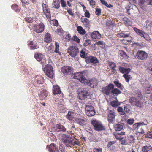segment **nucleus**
Segmentation results:
<instances>
[{"instance_id":"nucleus-1","label":"nucleus","mask_w":152,"mask_h":152,"mask_svg":"<svg viewBox=\"0 0 152 152\" xmlns=\"http://www.w3.org/2000/svg\"><path fill=\"white\" fill-rule=\"evenodd\" d=\"M61 140L65 145L67 147L71 148H77V147L80 145V142L76 139L75 136H72V137L65 134L62 135Z\"/></svg>"},{"instance_id":"nucleus-2","label":"nucleus","mask_w":152,"mask_h":152,"mask_svg":"<svg viewBox=\"0 0 152 152\" xmlns=\"http://www.w3.org/2000/svg\"><path fill=\"white\" fill-rule=\"evenodd\" d=\"M137 95V97H132L129 99L131 104L133 106H136L139 107H142L144 106V102L143 101V96L140 91L137 90L136 92Z\"/></svg>"},{"instance_id":"nucleus-3","label":"nucleus","mask_w":152,"mask_h":152,"mask_svg":"<svg viewBox=\"0 0 152 152\" xmlns=\"http://www.w3.org/2000/svg\"><path fill=\"white\" fill-rule=\"evenodd\" d=\"M43 69L47 76L50 78H53V72L52 66L50 65L47 64Z\"/></svg>"},{"instance_id":"nucleus-4","label":"nucleus","mask_w":152,"mask_h":152,"mask_svg":"<svg viewBox=\"0 0 152 152\" xmlns=\"http://www.w3.org/2000/svg\"><path fill=\"white\" fill-rule=\"evenodd\" d=\"M67 51L69 55L72 57H76L79 52L78 48L75 46H70Z\"/></svg>"},{"instance_id":"nucleus-5","label":"nucleus","mask_w":152,"mask_h":152,"mask_svg":"<svg viewBox=\"0 0 152 152\" xmlns=\"http://www.w3.org/2000/svg\"><path fill=\"white\" fill-rule=\"evenodd\" d=\"M114 87V85L110 83L105 87H102L101 91L102 92L106 95H109L110 94H111L112 90L113 89Z\"/></svg>"},{"instance_id":"nucleus-6","label":"nucleus","mask_w":152,"mask_h":152,"mask_svg":"<svg viewBox=\"0 0 152 152\" xmlns=\"http://www.w3.org/2000/svg\"><path fill=\"white\" fill-rule=\"evenodd\" d=\"M34 57L37 61H41L42 67L46 64V59L44 55L38 53H35Z\"/></svg>"},{"instance_id":"nucleus-7","label":"nucleus","mask_w":152,"mask_h":152,"mask_svg":"<svg viewBox=\"0 0 152 152\" xmlns=\"http://www.w3.org/2000/svg\"><path fill=\"white\" fill-rule=\"evenodd\" d=\"M91 124L93 126L95 130L97 131L104 130V128L102 124L99 121L95 120L91 121Z\"/></svg>"},{"instance_id":"nucleus-8","label":"nucleus","mask_w":152,"mask_h":152,"mask_svg":"<svg viewBox=\"0 0 152 152\" xmlns=\"http://www.w3.org/2000/svg\"><path fill=\"white\" fill-rule=\"evenodd\" d=\"M86 114L87 116L89 117L94 116L96 112L94 107L90 104L86 105Z\"/></svg>"},{"instance_id":"nucleus-9","label":"nucleus","mask_w":152,"mask_h":152,"mask_svg":"<svg viewBox=\"0 0 152 152\" xmlns=\"http://www.w3.org/2000/svg\"><path fill=\"white\" fill-rule=\"evenodd\" d=\"M79 98L80 99H84L88 95V91L86 88H80L78 90Z\"/></svg>"},{"instance_id":"nucleus-10","label":"nucleus","mask_w":152,"mask_h":152,"mask_svg":"<svg viewBox=\"0 0 152 152\" xmlns=\"http://www.w3.org/2000/svg\"><path fill=\"white\" fill-rule=\"evenodd\" d=\"M74 79L79 80L83 83H86L87 79L83 76V74L81 72H77L75 73L73 76Z\"/></svg>"},{"instance_id":"nucleus-11","label":"nucleus","mask_w":152,"mask_h":152,"mask_svg":"<svg viewBox=\"0 0 152 152\" xmlns=\"http://www.w3.org/2000/svg\"><path fill=\"white\" fill-rule=\"evenodd\" d=\"M107 120L109 123H113L115 122V113L113 111L109 110L107 113Z\"/></svg>"},{"instance_id":"nucleus-12","label":"nucleus","mask_w":152,"mask_h":152,"mask_svg":"<svg viewBox=\"0 0 152 152\" xmlns=\"http://www.w3.org/2000/svg\"><path fill=\"white\" fill-rule=\"evenodd\" d=\"M98 81L96 78H92L89 80L87 79L86 83H84L87 84L91 88H94L97 86L98 85Z\"/></svg>"},{"instance_id":"nucleus-13","label":"nucleus","mask_w":152,"mask_h":152,"mask_svg":"<svg viewBox=\"0 0 152 152\" xmlns=\"http://www.w3.org/2000/svg\"><path fill=\"white\" fill-rule=\"evenodd\" d=\"M22 3V6L27 11L31 10L32 8V4L29 2L28 0H20Z\"/></svg>"},{"instance_id":"nucleus-14","label":"nucleus","mask_w":152,"mask_h":152,"mask_svg":"<svg viewBox=\"0 0 152 152\" xmlns=\"http://www.w3.org/2000/svg\"><path fill=\"white\" fill-rule=\"evenodd\" d=\"M148 54L144 51L139 50L137 53L136 57L138 59L141 60H145L148 57Z\"/></svg>"},{"instance_id":"nucleus-15","label":"nucleus","mask_w":152,"mask_h":152,"mask_svg":"<svg viewBox=\"0 0 152 152\" xmlns=\"http://www.w3.org/2000/svg\"><path fill=\"white\" fill-rule=\"evenodd\" d=\"M131 34L129 32L126 33V32H123L118 34L117 36L118 37L127 38L128 39L126 40L127 42H129L132 40V38L130 35Z\"/></svg>"},{"instance_id":"nucleus-16","label":"nucleus","mask_w":152,"mask_h":152,"mask_svg":"<svg viewBox=\"0 0 152 152\" xmlns=\"http://www.w3.org/2000/svg\"><path fill=\"white\" fill-rule=\"evenodd\" d=\"M33 29L35 31L38 33L42 32L45 27V26L42 23H41L38 25H34Z\"/></svg>"},{"instance_id":"nucleus-17","label":"nucleus","mask_w":152,"mask_h":152,"mask_svg":"<svg viewBox=\"0 0 152 152\" xmlns=\"http://www.w3.org/2000/svg\"><path fill=\"white\" fill-rule=\"evenodd\" d=\"M49 152H59L57 146L54 143H51L50 145L47 146Z\"/></svg>"},{"instance_id":"nucleus-18","label":"nucleus","mask_w":152,"mask_h":152,"mask_svg":"<svg viewBox=\"0 0 152 152\" xmlns=\"http://www.w3.org/2000/svg\"><path fill=\"white\" fill-rule=\"evenodd\" d=\"M75 121L76 123L79 124L80 126L83 127L85 126L87 122V121L85 119H84L81 118H75Z\"/></svg>"},{"instance_id":"nucleus-19","label":"nucleus","mask_w":152,"mask_h":152,"mask_svg":"<svg viewBox=\"0 0 152 152\" xmlns=\"http://www.w3.org/2000/svg\"><path fill=\"white\" fill-rule=\"evenodd\" d=\"M86 61L87 63H92L96 64L99 62L97 58L95 56H88L86 58Z\"/></svg>"},{"instance_id":"nucleus-20","label":"nucleus","mask_w":152,"mask_h":152,"mask_svg":"<svg viewBox=\"0 0 152 152\" xmlns=\"http://www.w3.org/2000/svg\"><path fill=\"white\" fill-rule=\"evenodd\" d=\"M61 72L64 74H71L72 71V68L68 66H64L62 67L61 69Z\"/></svg>"},{"instance_id":"nucleus-21","label":"nucleus","mask_w":152,"mask_h":152,"mask_svg":"<svg viewBox=\"0 0 152 152\" xmlns=\"http://www.w3.org/2000/svg\"><path fill=\"white\" fill-rule=\"evenodd\" d=\"M66 129L64 126L61 124H57L56 126L55 131L58 132H64L66 131Z\"/></svg>"},{"instance_id":"nucleus-22","label":"nucleus","mask_w":152,"mask_h":152,"mask_svg":"<svg viewBox=\"0 0 152 152\" xmlns=\"http://www.w3.org/2000/svg\"><path fill=\"white\" fill-rule=\"evenodd\" d=\"M148 124V122L146 121L145 123L142 122H138L134 124L133 126V129L134 130H137L141 126L147 125Z\"/></svg>"},{"instance_id":"nucleus-23","label":"nucleus","mask_w":152,"mask_h":152,"mask_svg":"<svg viewBox=\"0 0 152 152\" xmlns=\"http://www.w3.org/2000/svg\"><path fill=\"white\" fill-rule=\"evenodd\" d=\"M119 70L122 74H129L131 71V69L129 68H126L120 66L119 68Z\"/></svg>"},{"instance_id":"nucleus-24","label":"nucleus","mask_w":152,"mask_h":152,"mask_svg":"<svg viewBox=\"0 0 152 152\" xmlns=\"http://www.w3.org/2000/svg\"><path fill=\"white\" fill-rule=\"evenodd\" d=\"M142 152H152V147L150 145L143 146L142 148Z\"/></svg>"},{"instance_id":"nucleus-25","label":"nucleus","mask_w":152,"mask_h":152,"mask_svg":"<svg viewBox=\"0 0 152 152\" xmlns=\"http://www.w3.org/2000/svg\"><path fill=\"white\" fill-rule=\"evenodd\" d=\"M81 20L83 23L84 25L86 27H88L90 26V21L87 18H85L83 16L81 18Z\"/></svg>"},{"instance_id":"nucleus-26","label":"nucleus","mask_w":152,"mask_h":152,"mask_svg":"<svg viewBox=\"0 0 152 152\" xmlns=\"http://www.w3.org/2000/svg\"><path fill=\"white\" fill-rule=\"evenodd\" d=\"M28 45L30 47L31 49L34 50L39 48L38 45L37 44V43L33 42V41H29Z\"/></svg>"},{"instance_id":"nucleus-27","label":"nucleus","mask_w":152,"mask_h":152,"mask_svg":"<svg viewBox=\"0 0 152 152\" xmlns=\"http://www.w3.org/2000/svg\"><path fill=\"white\" fill-rule=\"evenodd\" d=\"M118 54L123 59H128L129 57V56L123 50H120L118 52Z\"/></svg>"},{"instance_id":"nucleus-28","label":"nucleus","mask_w":152,"mask_h":152,"mask_svg":"<svg viewBox=\"0 0 152 152\" xmlns=\"http://www.w3.org/2000/svg\"><path fill=\"white\" fill-rule=\"evenodd\" d=\"M53 94L56 95L61 93V91L59 87L58 86H54L53 87Z\"/></svg>"},{"instance_id":"nucleus-29","label":"nucleus","mask_w":152,"mask_h":152,"mask_svg":"<svg viewBox=\"0 0 152 152\" xmlns=\"http://www.w3.org/2000/svg\"><path fill=\"white\" fill-rule=\"evenodd\" d=\"M43 12L44 14L45 15L47 18L48 19H50L51 18V15L49 9L48 7L43 8Z\"/></svg>"},{"instance_id":"nucleus-30","label":"nucleus","mask_w":152,"mask_h":152,"mask_svg":"<svg viewBox=\"0 0 152 152\" xmlns=\"http://www.w3.org/2000/svg\"><path fill=\"white\" fill-rule=\"evenodd\" d=\"M91 37L92 39H99L101 38V35L98 31H94L92 33Z\"/></svg>"},{"instance_id":"nucleus-31","label":"nucleus","mask_w":152,"mask_h":152,"mask_svg":"<svg viewBox=\"0 0 152 152\" xmlns=\"http://www.w3.org/2000/svg\"><path fill=\"white\" fill-rule=\"evenodd\" d=\"M74 113L73 112L69 111L68 114L66 116V118L70 121H72L74 118Z\"/></svg>"},{"instance_id":"nucleus-32","label":"nucleus","mask_w":152,"mask_h":152,"mask_svg":"<svg viewBox=\"0 0 152 152\" xmlns=\"http://www.w3.org/2000/svg\"><path fill=\"white\" fill-rule=\"evenodd\" d=\"M44 41L46 43H50L52 41V38L50 34L49 33H46L45 36Z\"/></svg>"},{"instance_id":"nucleus-33","label":"nucleus","mask_w":152,"mask_h":152,"mask_svg":"<svg viewBox=\"0 0 152 152\" xmlns=\"http://www.w3.org/2000/svg\"><path fill=\"white\" fill-rule=\"evenodd\" d=\"M44 79L41 76H37L35 80L39 84H42L44 82Z\"/></svg>"},{"instance_id":"nucleus-34","label":"nucleus","mask_w":152,"mask_h":152,"mask_svg":"<svg viewBox=\"0 0 152 152\" xmlns=\"http://www.w3.org/2000/svg\"><path fill=\"white\" fill-rule=\"evenodd\" d=\"M53 7L56 9H59L60 7V2L59 0H53L52 3Z\"/></svg>"},{"instance_id":"nucleus-35","label":"nucleus","mask_w":152,"mask_h":152,"mask_svg":"<svg viewBox=\"0 0 152 152\" xmlns=\"http://www.w3.org/2000/svg\"><path fill=\"white\" fill-rule=\"evenodd\" d=\"M121 93V92L120 90L116 88H114L112 90L111 94L114 96H117Z\"/></svg>"},{"instance_id":"nucleus-36","label":"nucleus","mask_w":152,"mask_h":152,"mask_svg":"<svg viewBox=\"0 0 152 152\" xmlns=\"http://www.w3.org/2000/svg\"><path fill=\"white\" fill-rule=\"evenodd\" d=\"M125 132H120L119 131L116 132L114 135L115 138L117 139L122 137L121 136L125 135Z\"/></svg>"},{"instance_id":"nucleus-37","label":"nucleus","mask_w":152,"mask_h":152,"mask_svg":"<svg viewBox=\"0 0 152 152\" xmlns=\"http://www.w3.org/2000/svg\"><path fill=\"white\" fill-rule=\"evenodd\" d=\"M109 66L111 68V69L112 70V72L115 73V71L116 70V65L115 63L112 62H108Z\"/></svg>"},{"instance_id":"nucleus-38","label":"nucleus","mask_w":152,"mask_h":152,"mask_svg":"<svg viewBox=\"0 0 152 152\" xmlns=\"http://www.w3.org/2000/svg\"><path fill=\"white\" fill-rule=\"evenodd\" d=\"M47 96V94L46 91H42L41 92L39 95V99L40 100H43Z\"/></svg>"},{"instance_id":"nucleus-39","label":"nucleus","mask_w":152,"mask_h":152,"mask_svg":"<svg viewBox=\"0 0 152 152\" xmlns=\"http://www.w3.org/2000/svg\"><path fill=\"white\" fill-rule=\"evenodd\" d=\"M133 29L135 32L137 33L139 36L142 37V36H143V34L145 32L143 31L142 30L139 29L136 27H134Z\"/></svg>"},{"instance_id":"nucleus-40","label":"nucleus","mask_w":152,"mask_h":152,"mask_svg":"<svg viewBox=\"0 0 152 152\" xmlns=\"http://www.w3.org/2000/svg\"><path fill=\"white\" fill-rule=\"evenodd\" d=\"M77 30L79 33L81 35H84L86 33V31L81 26H78L77 28Z\"/></svg>"},{"instance_id":"nucleus-41","label":"nucleus","mask_w":152,"mask_h":152,"mask_svg":"<svg viewBox=\"0 0 152 152\" xmlns=\"http://www.w3.org/2000/svg\"><path fill=\"white\" fill-rule=\"evenodd\" d=\"M115 86L121 90H122L124 88V86L121 83H120L118 80L115 81L113 82Z\"/></svg>"},{"instance_id":"nucleus-42","label":"nucleus","mask_w":152,"mask_h":152,"mask_svg":"<svg viewBox=\"0 0 152 152\" xmlns=\"http://www.w3.org/2000/svg\"><path fill=\"white\" fill-rule=\"evenodd\" d=\"M131 107L130 104H126L124 106V112L127 113H130L131 112Z\"/></svg>"},{"instance_id":"nucleus-43","label":"nucleus","mask_w":152,"mask_h":152,"mask_svg":"<svg viewBox=\"0 0 152 152\" xmlns=\"http://www.w3.org/2000/svg\"><path fill=\"white\" fill-rule=\"evenodd\" d=\"M115 130L117 131H119L123 129L122 125L120 124H115L114 125Z\"/></svg>"},{"instance_id":"nucleus-44","label":"nucleus","mask_w":152,"mask_h":152,"mask_svg":"<svg viewBox=\"0 0 152 152\" xmlns=\"http://www.w3.org/2000/svg\"><path fill=\"white\" fill-rule=\"evenodd\" d=\"M111 105L113 107H116L120 105V103L116 99V100L111 101Z\"/></svg>"},{"instance_id":"nucleus-45","label":"nucleus","mask_w":152,"mask_h":152,"mask_svg":"<svg viewBox=\"0 0 152 152\" xmlns=\"http://www.w3.org/2000/svg\"><path fill=\"white\" fill-rule=\"evenodd\" d=\"M12 9L15 10L16 12H20V8L19 7L18 5L16 4H14L11 6Z\"/></svg>"},{"instance_id":"nucleus-46","label":"nucleus","mask_w":152,"mask_h":152,"mask_svg":"<svg viewBox=\"0 0 152 152\" xmlns=\"http://www.w3.org/2000/svg\"><path fill=\"white\" fill-rule=\"evenodd\" d=\"M80 55L81 58L86 59L87 58V54L84 50H82L80 52Z\"/></svg>"},{"instance_id":"nucleus-47","label":"nucleus","mask_w":152,"mask_h":152,"mask_svg":"<svg viewBox=\"0 0 152 152\" xmlns=\"http://www.w3.org/2000/svg\"><path fill=\"white\" fill-rule=\"evenodd\" d=\"M55 51L54 52L56 53H58V54L59 55H61V53L59 51V43L56 42L55 43Z\"/></svg>"},{"instance_id":"nucleus-48","label":"nucleus","mask_w":152,"mask_h":152,"mask_svg":"<svg viewBox=\"0 0 152 152\" xmlns=\"http://www.w3.org/2000/svg\"><path fill=\"white\" fill-rule=\"evenodd\" d=\"M151 87L150 85H148L145 87V93L147 94L150 93L151 92Z\"/></svg>"},{"instance_id":"nucleus-49","label":"nucleus","mask_w":152,"mask_h":152,"mask_svg":"<svg viewBox=\"0 0 152 152\" xmlns=\"http://www.w3.org/2000/svg\"><path fill=\"white\" fill-rule=\"evenodd\" d=\"M123 76L127 82H129V80L132 79L131 75H128V74H124Z\"/></svg>"},{"instance_id":"nucleus-50","label":"nucleus","mask_w":152,"mask_h":152,"mask_svg":"<svg viewBox=\"0 0 152 152\" xmlns=\"http://www.w3.org/2000/svg\"><path fill=\"white\" fill-rule=\"evenodd\" d=\"M126 137H120V138L117 139L121 141V144L126 145Z\"/></svg>"},{"instance_id":"nucleus-51","label":"nucleus","mask_w":152,"mask_h":152,"mask_svg":"<svg viewBox=\"0 0 152 152\" xmlns=\"http://www.w3.org/2000/svg\"><path fill=\"white\" fill-rule=\"evenodd\" d=\"M33 18L31 17H26L24 20L26 22L28 23H32L33 21Z\"/></svg>"},{"instance_id":"nucleus-52","label":"nucleus","mask_w":152,"mask_h":152,"mask_svg":"<svg viewBox=\"0 0 152 152\" xmlns=\"http://www.w3.org/2000/svg\"><path fill=\"white\" fill-rule=\"evenodd\" d=\"M117 110L121 115H124L125 114V112L123 111V108L121 107H118Z\"/></svg>"},{"instance_id":"nucleus-53","label":"nucleus","mask_w":152,"mask_h":152,"mask_svg":"<svg viewBox=\"0 0 152 152\" xmlns=\"http://www.w3.org/2000/svg\"><path fill=\"white\" fill-rule=\"evenodd\" d=\"M148 69V70L149 73L152 75V62L149 63Z\"/></svg>"},{"instance_id":"nucleus-54","label":"nucleus","mask_w":152,"mask_h":152,"mask_svg":"<svg viewBox=\"0 0 152 152\" xmlns=\"http://www.w3.org/2000/svg\"><path fill=\"white\" fill-rule=\"evenodd\" d=\"M143 35V36H142V37H143L146 40L149 41L150 40L149 36L148 34L145 32Z\"/></svg>"},{"instance_id":"nucleus-55","label":"nucleus","mask_w":152,"mask_h":152,"mask_svg":"<svg viewBox=\"0 0 152 152\" xmlns=\"http://www.w3.org/2000/svg\"><path fill=\"white\" fill-rule=\"evenodd\" d=\"M59 149L61 152H65L66 151L65 146L62 144L60 145Z\"/></svg>"},{"instance_id":"nucleus-56","label":"nucleus","mask_w":152,"mask_h":152,"mask_svg":"<svg viewBox=\"0 0 152 152\" xmlns=\"http://www.w3.org/2000/svg\"><path fill=\"white\" fill-rule=\"evenodd\" d=\"M101 10L100 8H96V9L95 13L98 16H99L101 15Z\"/></svg>"},{"instance_id":"nucleus-57","label":"nucleus","mask_w":152,"mask_h":152,"mask_svg":"<svg viewBox=\"0 0 152 152\" xmlns=\"http://www.w3.org/2000/svg\"><path fill=\"white\" fill-rule=\"evenodd\" d=\"M72 39L77 43L80 42V40L79 38L76 36H74Z\"/></svg>"},{"instance_id":"nucleus-58","label":"nucleus","mask_w":152,"mask_h":152,"mask_svg":"<svg viewBox=\"0 0 152 152\" xmlns=\"http://www.w3.org/2000/svg\"><path fill=\"white\" fill-rule=\"evenodd\" d=\"M145 137L147 138H152V132H149L146 134Z\"/></svg>"},{"instance_id":"nucleus-59","label":"nucleus","mask_w":152,"mask_h":152,"mask_svg":"<svg viewBox=\"0 0 152 152\" xmlns=\"http://www.w3.org/2000/svg\"><path fill=\"white\" fill-rule=\"evenodd\" d=\"M93 151L94 152H102V149L100 148H93Z\"/></svg>"},{"instance_id":"nucleus-60","label":"nucleus","mask_w":152,"mask_h":152,"mask_svg":"<svg viewBox=\"0 0 152 152\" xmlns=\"http://www.w3.org/2000/svg\"><path fill=\"white\" fill-rule=\"evenodd\" d=\"M64 31L61 28H59L57 29L58 34L60 35H63Z\"/></svg>"},{"instance_id":"nucleus-61","label":"nucleus","mask_w":152,"mask_h":152,"mask_svg":"<svg viewBox=\"0 0 152 152\" xmlns=\"http://www.w3.org/2000/svg\"><path fill=\"white\" fill-rule=\"evenodd\" d=\"M91 43V41L90 40L87 39L86 40L85 42L83 44V45L84 46H88Z\"/></svg>"},{"instance_id":"nucleus-62","label":"nucleus","mask_w":152,"mask_h":152,"mask_svg":"<svg viewBox=\"0 0 152 152\" xmlns=\"http://www.w3.org/2000/svg\"><path fill=\"white\" fill-rule=\"evenodd\" d=\"M129 139L130 141V142H134V140H135V138L134 137L133 135H130L129 136Z\"/></svg>"},{"instance_id":"nucleus-63","label":"nucleus","mask_w":152,"mask_h":152,"mask_svg":"<svg viewBox=\"0 0 152 152\" xmlns=\"http://www.w3.org/2000/svg\"><path fill=\"white\" fill-rule=\"evenodd\" d=\"M127 123L128 124L130 125L132 124L134 122V120L133 119H128L127 121Z\"/></svg>"},{"instance_id":"nucleus-64","label":"nucleus","mask_w":152,"mask_h":152,"mask_svg":"<svg viewBox=\"0 0 152 152\" xmlns=\"http://www.w3.org/2000/svg\"><path fill=\"white\" fill-rule=\"evenodd\" d=\"M113 25L112 22L110 21H108L106 23V25L107 27L109 28Z\"/></svg>"}]
</instances>
